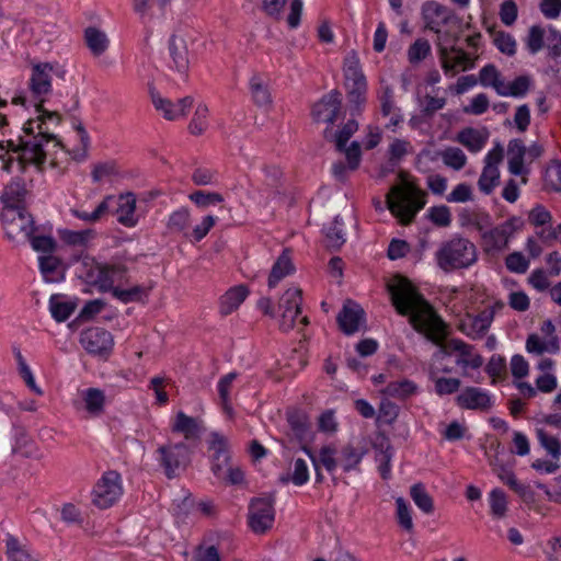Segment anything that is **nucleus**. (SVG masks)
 <instances>
[{
    "label": "nucleus",
    "instance_id": "0eeeda50",
    "mask_svg": "<svg viewBox=\"0 0 561 561\" xmlns=\"http://www.w3.org/2000/svg\"><path fill=\"white\" fill-rule=\"evenodd\" d=\"M1 220L11 240L30 239L35 231L33 217L24 207H3Z\"/></svg>",
    "mask_w": 561,
    "mask_h": 561
},
{
    "label": "nucleus",
    "instance_id": "7ed1b4c3",
    "mask_svg": "<svg viewBox=\"0 0 561 561\" xmlns=\"http://www.w3.org/2000/svg\"><path fill=\"white\" fill-rule=\"evenodd\" d=\"M55 75L57 78L64 80L66 70L58 62H34L31 67V76L28 80V89L32 94L39 100L35 104L36 112L39 113V124H45L46 119L55 118L57 124L60 122V115L57 112H49L44 110V96L51 92V77Z\"/></svg>",
    "mask_w": 561,
    "mask_h": 561
},
{
    "label": "nucleus",
    "instance_id": "2eb2a0df",
    "mask_svg": "<svg viewBox=\"0 0 561 561\" xmlns=\"http://www.w3.org/2000/svg\"><path fill=\"white\" fill-rule=\"evenodd\" d=\"M342 106V94L337 90L322 96L312 107V117L316 122L333 124Z\"/></svg>",
    "mask_w": 561,
    "mask_h": 561
},
{
    "label": "nucleus",
    "instance_id": "e433bc0d",
    "mask_svg": "<svg viewBox=\"0 0 561 561\" xmlns=\"http://www.w3.org/2000/svg\"><path fill=\"white\" fill-rule=\"evenodd\" d=\"M41 272L46 280H57L61 275V262L53 255H44L39 257Z\"/></svg>",
    "mask_w": 561,
    "mask_h": 561
},
{
    "label": "nucleus",
    "instance_id": "a18cd8bd",
    "mask_svg": "<svg viewBox=\"0 0 561 561\" xmlns=\"http://www.w3.org/2000/svg\"><path fill=\"white\" fill-rule=\"evenodd\" d=\"M491 513L495 518H504L507 513V499L504 491L494 489L489 495Z\"/></svg>",
    "mask_w": 561,
    "mask_h": 561
},
{
    "label": "nucleus",
    "instance_id": "49530a36",
    "mask_svg": "<svg viewBox=\"0 0 561 561\" xmlns=\"http://www.w3.org/2000/svg\"><path fill=\"white\" fill-rule=\"evenodd\" d=\"M94 236L93 230L87 229L81 231H72V230H62L60 231V239L73 247H85V244L91 240Z\"/></svg>",
    "mask_w": 561,
    "mask_h": 561
},
{
    "label": "nucleus",
    "instance_id": "20e7f679",
    "mask_svg": "<svg viewBox=\"0 0 561 561\" xmlns=\"http://www.w3.org/2000/svg\"><path fill=\"white\" fill-rule=\"evenodd\" d=\"M436 265L444 272L468 268L477 263L478 250L469 239L454 236L440 243L435 252Z\"/></svg>",
    "mask_w": 561,
    "mask_h": 561
},
{
    "label": "nucleus",
    "instance_id": "aec40b11",
    "mask_svg": "<svg viewBox=\"0 0 561 561\" xmlns=\"http://www.w3.org/2000/svg\"><path fill=\"white\" fill-rule=\"evenodd\" d=\"M459 407L469 410L488 411L492 407L490 396L480 388L467 387L458 397Z\"/></svg>",
    "mask_w": 561,
    "mask_h": 561
},
{
    "label": "nucleus",
    "instance_id": "09e8293b",
    "mask_svg": "<svg viewBox=\"0 0 561 561\" xmlns=\"http://www.w3.org/2000/svg\"><path fill=\"white\" fill-rule=\"evenodd\" d=\"M493 318V313L490 311H483L478 317L472 320L471 329L472 331L467 332L463 330V333L470 336L471 339L482 337L488 329L490 328L491 321Z\"/></svg>",
    "mask_w": 561,
    "mask_h": 561
},
{
    "label": "nucleus",
    "instance_id": "4d7b16f0",
    "mask_svg": "<svg viewBox=\"0 0 561 561\" xmlns=\"http://www.w3.org/2000/svg\"><path fill=\"white\" fill-rule=\"evenodd\" d=\"M397 505V519L398 524L407 531L413 530V520L411 516V508L403 497L396 500Z\"/></svg>",
    "mask_w": 561,
    "mask_h": 561
},
{
    "label": "nucleus",
    "instance_id": "8fccbe9b",
    "mask_svg": "<svg viewBox=\"0 0 561 561\" xmlns=\"http://www.w3.org/2000/svg\"><path fill=\"white\" fill-rule=\"evenodd\" d=\"M431 53V45L425 38H417L408 49V60L416 65L424 60Z\"/></svg>",
    "mask_w": 561,
    "mask_h": 561
},
{
    "label": "nucleus",
    "instance_id": "a19ab883",
    "mask_svg": "<svg viewBox=\"0 0 561 561\" xmlns=\"http://www.w3.org/2000/svg\"><path fill=\"white\" fill-rule=\"evenodd\" d=\"M546 190L561 192V162L552 160L546 168L543 176Z\"/></svg>",
    "mask_w": 561,
    "mask_h": 561
},
{
    "label": "nucleus",
    "instance_id": "7c9ffc66",
    "mask_svg": "<svg viewBox=\"0 0 561 561\" xmlns=\"http://www.w3.org/2000/svg\"><path fill=\"white\" fill-rule=\"evenodd\" d=\"M77 304L71 300H65L60 295H53L49 299V310L57 322L66 321L76 310Z\"/></svg>",
    "mask_w": 561,
    "mask_h": 561
},
{
    "label": "nucleus",
    "instance_id": "603ef678",
    "mask_svg": "<svg viewBox=\"0 0 561 561\" xmlns=\"http://www.w3.org/2000/svg\"><path fill=\"white\" fill-rule=\"evenodd\" d=\"M443 162L454 170H461L467 163V157L463 151L457 147L446 148L442 152Z\"/></svg>",
    "mask_w": 561,
    "mask_h": 561
},
{
    "label": "nucleus",
    "instance_id": "f03ea898",
    "mask_svg": "<svg viewBox=\"0 0 561 561\" xmlns=\"http://www.w3.org/2000/svg\"><path fill=\"white\" fill-rule=\"evenodd\" d=\"M77 273L89 284L96 285L101 290H112V295L124 304L145 302L149 295L150 287L133 286L127 289L112 287L114 283L113 274L116 267L112 265H102L89 255H80L76 260Z\"/></svg>",
    "mask_w": 561,
    "mask_h": 561
},
{
    "label": "nucleus",
    "instance_id": "4be33fe9",
    "mask_svg": "<svg viewBox=\"0 0 561 561\" xmlns=\"http://www.w3.org/2000/svg\"><path fill=\"white\" fill-rule=\"evenodd\" d=\"M342 152L345 153L347 164L337 161L332 165V173L340 181L346 179L347 171H355L359 167L362 157L359 142L353 141L350 147Z\"/></svg>",
    "mask_w": 561,
    "mask_h": 561
},
{
    "label": "nucleus",
    "instance_id": "1a4fd4ad",
    "mask_svg": "<svg viewBox=\"0 0 561 561\" xmlns=\"http://www.w3.org/2000/svg\"><path fill=\"white\" fill-rule=\"evenodd\" d=\"M123 494L121 474L111 470L103 473L92 491V503L101 510L113 506Z\"/></svg>",
    "mask_w": 561,
    "mask_h": 561
},
{
    "label": "nucleus",
    "instance_id": "c85d7f7f",
    "mask_svg": "<svg viewBox=\"0 0 561 561\" xmlns=\"http://www.w3.org/2000/svg\"><path fill=\"white\" fill-rule=\"evenodd\" d=\"M170 53L180 72H185L188 68V50L186 42L179 35H173L170 39Z\"/></svg>",
    "mask_w": 561,
    "mask_h": 561
},
{
    "label": "nucleus",
    "instance_id": "052dcab7",
    "mask_svg": "<svg viewBox=\"0 0 561 561\" xmlns=\"http://www.w3.org/2000/svg\"><path fill=\"white\" fill-rule=\"evenodd\" d=\"M357 129L358 123L355 119H350L343 128L334 135V142L337 151L342 152L347 149L345 147L346 142Z\"/></svg>",
    "mask_w": 561,
    "mask_h": 561
},
{
    "label": "nucleus",
    "instance_id": "2f4dec72",
    "mask_svg": "<svg viewBox=\"0 0 561 561\" xmlns=\"http://www.w3.org/2000/svg\"><path fill=\"white\" fill-rule=\"evenodd\" d=\"M417 390V386L408 379L392 381L387 385L381 392L387 397L404 400L410 396L414 394Z\"/></svg>",
    "mask_w": 561,
    "mask_h": 561
},
{
    "label": "nucleus",
    "instance_id": "5fc2aeb1",
    "mask_svg": "<svg viewBox=\"0 0 561 561\" xmlns=\"http://www.w3.org/2000/svg\"><path fill=\"white\" fill-rule=\"evenodd\" d=\"M188 198L197 207L201 208H206L209 205H215L224 202V196L217 192L195 191L188 195Z\"/></svg>",
    "mask_w": 561,
    "mask_h": 561
},
{
    "label": "nucleus",
    "instance_id": "c03bdc74",
    "mask_svg": "<svg viewBox=\"0 0 561 561\" xmlns=\"http://www.w3.org/2000/svg\"><path fill=\"white\" fill-rule=\"evenodd\" d=\"M190 221V210L186 207H181L170 215L167 227L171 232H183L188 228Z\"/></svg>",
    "mask_w": 561,
    "mask_h": 561
},
{
    "label": "nucleus",
    "instance_id": "a878e982",
    "mask_svg": "<svg viewBox=\"0 0 561 561\" xmlns=\"http://www.w3.org/2000/svg\"><path fill=\"white\" fill-rule=\"evenodd\" d=\"M250 91L253 102L259 107L270 108L272 105V95L270 89L260 75H254L250 79Z\"/></svg>",
    "mask_w": 561,
    "mask_h": 561
},
{
    "label": "nucleus",
    "instance_id": "4468645a",
    "mask_svg": "<svg viewBox=\"0 0 561 561\" xmlns=\"http://www.w3.org/2000/svg\"><path fill=\"white\" fill-rule=\"evenodd\" d=\"M150 96L154 108L162 113L168 121H174L186 115L187 111L193 106L194 99L185 96L173 103L171 100L161 96L156 91H150Z\"/></svg>",
    "mask_w": 561,
    "mask_h": 561
},
{
    "label": "nucleus",
    "instance_id": "9d476101",
    "mask_svg": "<svg viewBox=\"0 0 561 561\" xmlns=\"http://www.w3.org/2000/svg\"><path fill=\"white\" fill-rule=\"evenodd\" d=\"M274 523L273 500L267 497L254 499L249 507V526L255 534H264Z\"/></svg>",
    "mask_w": 561,
    "mask_h": 561
},
{
    "label": "nucleus",
    "instance_id": "c756f323",
    "mask_svg": "<svg viewBox=\"0 0 561 561\" xmlns=\"http://www.w3.org/2000/svg\"><path fill=\"white\" fill-rule=\"evenodd\" d=\"M84 408L92 416H99L104 412L105 394L99 388H89L82 392Z\"/></svg>",
    "mask_w": 561,
    "mask_h": 561
},
{
    "label": "nucleus",
    "instance_id": "f3484780",
    "mask_svg": "<svg viewBox=\"0 0 561 561\" xmlns=\"http://www.w3.org/2000/svg\"><path fill=\"white\" fill-rule=\"evenodd\" d=\"M336 320L340 329L345 334L351 335L359 331L365 323V311L358 304L346 300Z\"/></svg>",
    "mask_w": 561,
    "mask_h": 561
},
{
    "label": "nucleus",
    "instance_id": "3c124183",
    "mask_svg": "<svg viewBox=\"0 0 561 561\" xmlns=\"http://www.w3.org/2000/svg\"><path fill=\"white\" fill-rule=\"evenodd\" d=\"M237 378V373H229L220 378L218 382V392L221 400V405L226 413L231 414L232 408L230 405V388L233 380Z\"/></svg>",
    "mask_w": 561,
    "mask_h": 561
},
{
    "label": "nucleus",
    "instance_id": "4c0bfd02",
    "mask_svg": "<svg viewBox=\"0 0 561 561\" xmlns=\"http://www.w3.org/2000/svg\"><path fill=\"white\" fill-rule=\"evenodd\" d=\"M451 50L458 53V56L453 61L449 59L448 48L442 44H438V53L442 60V67L446 73L455 72L456 66L466 62L469 58L462 49L451 47Z\"/></svg>",
    "mask_w": 561,
    "mask_h": 561
},
{
    "label": "nucleus",
    "instance_id": "f8f14e48",
    "mask_svg": "<svg viewBox=\"0 0 561 561\" xmlns=\"http://www.w3.org/2000/svg\"><path fill=\"white\" fill-rule=\"evenodd\" d=\"M426 28L440 34L442 28L447 25H459L456 14L445 5L437 2H427L422 10Z\"/></svg>",
    "mask_w": 561,
    "mask_h": 561
},
{
    "label": "nucleus",
    "instance_id": "72a5a7b5",
    "mask_svg": "<svg viewBox=\"0 0 561 561\" xmlns=\"http://www.w3.org/2000/svg\"><path fill=\"white\" fill-rule=\"evenodd\" d=\"M365 454L366 451L364 449L356 448L352 444H347L342 447L339 461L344 471L347 472L355 469L359 465Z\"/></svg>",
    "mask_w": 561,
    "mask_h": 561
},
{
    "label": "nucleus",
    "instance_id": "423d86ee",
    "mask_svg": "<svg viewBox=\"0 0 561 561\" xmlns=\"http://www.w3.org/2000/svg\"><path fill=\"white\" fill-rule=\"evenodd\" d=\"M524 221L519 217H511L506 221L483 231L481 247L486 254H495L507 249L510 239L520 230Z\"/></svg>",
    "mask_w": 561,
    "mask_h": 561
},
{
    "label": "nucleus",
    "instance_id": "412c9836",
    "mask_svg": "<svg viewBox=\"0 0 561 561\" xmlns=\"http://www.w3.org/2000/svg\"><path fill=\"white\" fill-rule=\"evenodd\" d=\"M116 202L117 221L128 228L135 227L138 222L136 215V196L133 193L121 194Z\"/></svg>",
    "mask_w": 561,
    "mask_h": 561
},
{
    "label": "nucleus",
    "instance_id": "13d9d810",
    "mask_svg": "<svg viewBox=\"0 0 561 561\" xmlns=\"http://www.w3.org/2000/svg\"><path fill=\"white\" fill-rule=\"evenodd\" d=\"M427 217L437 227H448L451 224V213L446 205L431 207Z\"/></svg>",
    "mask_w": 561,
    "mask_h": 561
},
{
    "label": "nucleus",
    "instance_id": "864d4df0",
    "mask_svg": "<svg viewBox=\"0 0 561 561\" xmlns=\"http://www.w3.org/2000/svg\"><path fill=\"white\" fill-rule=\"evenodd\" d=\"M279 480L283 483H287L289 480L293 481L295 485H302L309 480V471L306 461L301 458H298L294 462V471L291 476H282Z\"/></svg>",
    "mask_w": 561,
    "mask_h": 561
},
{
    "label": "nucleus",
    "instance_id": "f704fd0d",
    "mask_svg": "<svg viewBox=\"0 0 561 561\" xmlns=\"http://www.w3.org/2000/svg\"><path fill=\"white\" fill-rule=\"evenodd\" d=\"M410 496L415 505L425 514L434 512V501L423 483H415L410 489Z\"/></svg>",
    "mask_w": 561,
    "mask_h": 561
},
{
    "label": "nucleus",
    "instance_id": "9b49d317",
    "mask_svg": "<svg viewBox=\"0 0 561 561\" xmlns=\"http://www.w3.org/2000/svg\"><path fill=\"white\" fill-rule=\"evenodd\" d=\"M80 343L92 355L108 356L113 350L112 334L102 328H89L81 332Z\"/></svg>",
    "mask_w": 561,
    "mask_h": 561
},
{
    "label": "nucleus",
    "instance_id": "680f3d73",
    "mask_svg": "<svg viewBox=\"0 0 561 561\" xmlns=\"http://www.w3.org/2000/svg\"><path fill=\"white\" fill-rule=\"evenodd\" d=\"M538 439L541 446L554 458L559 459L561 456V445L557 437L549 436L543 430L537 431Z\"/></svg>",
    "mask_w": 561,
    "mask_h": 561
},
{
    "label": "nucleus",
    "instance_id": "6ab92c4d",
    "mask_svg": "<svg viewBox=\"0 0 561 561\" xmlns=\"http://www.w3.org/2000/svg\"><path fill=\"white\" fill-rule=\"evenodd\" d=\"M204 431L202 420L188 416L182 411L176 413L172 425L173 433L182 434L186 440H198Z\"/></svg>",
    "mask_w": 561,
    "mask_h": 561
},
{
    "label": "nucleus",
    "instance_id": "393cba45",
    "mask_svg": "<svg viewBox=\"0 0 561 561\" xmlns=\"http://www.w3.org/2000/svg\"><path fill=\"white\" fill-rule=\"evenodd\" d=\"M84 43L94 57L103 55L110 46V39L106 33L95 26H89L84 30Z\"/></svg>",
    "mask_w": 561,
    "mask_h": 561
},
{
    "label": "nucleus",
    "instance_id": "b1692460",
    "mask_svg": "<svg viewBox=\"0 0 561 561\" xmlns=\"http://www.w3.org/2000/svg\"><path fill=\"white\" fill-rule=\"evenodd\" d=\"M344 78L346 81V87L348 84L351 87H359L367 84L366 78L362 71L359 58L357 53L352 50L347 54L344 59Z\"/></svg>",
    "mask_w": 561,
    "mask_h": 561
},
{
    "label": "nucleus",
    "instance_id": "ea45409f",
    "mask_svg": "<svg viewBox=\"0 0 561 561\" xmlns=\"http://www.w3.org/2000/svg\"><path fill=\"white\" fill-rule=\"evenodd\" d=\"M114 201L113 196H106L92 213L78 209H72L71 213L75 217L84 221L96 222L110 210L111 203Z\"/></svg>",
    "mask_w": 561,
    "mask_h": 561
},
{
    "label": "nucleus",
    "instance_id": "774afa93",
    "mask_svg": "<svg viewBox=\"0 0 561 561\" xmlns=\"http://www.w3.org/2000/svg\"><path fill=\"white\" fill-rule=\"evenodd\" d=\"M336 449L327 445L321 447L319 453V461L329 472H332L337 467L339 459L335 458Z\"/></svg>",
    "mask_w": 561,
    "mask_h": 561
},
{
    "label": "nucleus",
    "instance_id": "e2e57ef3",
    "mask_svg": "<svg viewBox=\"0 0 561 561\" xmlns=\"http://www.w3.org/2000/svg\"><path fill=\"white\" fill-rule=\"evenodd\" d=\"M506 268L513 273L523 274L529 267V261L522 252H513L505 259Z\"/></svg>",
    "mask_w": 561,
    "mask_h": 561
},
{
    "label": "nucleus",
    "instance_id": "39448f33",
    "mask_svg": "<svg viewBox=\"0 0 561 561\" xmlns=\"http://www.w3.org/2000/svg\"><path fill=\"white\" fill-rule=\"evenodd\" d=\"M426 193L410 183L394 185L386 195L387 208L402 225L413 221L417 211L425 206Z\"/></svg>",
    "mask_w": 561,
    "mask_h": 561
},
{
    "label": "nucleus",
    "instance_id": "5701e85b",
    "mask_svg": "<svg viewBox=\"0 0 561 561\" xmlns=\"http://www.w3.org/2000/svg\"><path fill=\"white\" fill-rule=\"evenodd\" d=\"M249 295V289L244 285H238L228 289L219 301V312L228 316L239 308Z\"/></svg>",
    "mask_w": 561,
    "mask_h": 561
},
{
    "label": "nucleus",
    "instance_id": "f257e3e1",
    "mask_svg": "<svg viewBox=\"0 0 561 561\" xmlns=\"http://www.w3.org/2000/svg\"><path fill=\"white\" fill-rule=\"evenodd\" d=\"M388 291L397 312L408 316L414 330L424 333L427 340L439 346L440 354L447 356L453 352H458L461 356L471 354L472 345L458 339L445 341L447 335L445 323L407 277L396 276L388 284Z\"/></svg>",
    "mask_w": 561,
    "mask_h": 561
},
{
    "label": "nucleus",
    "instance_id": "69168bd1",
    "mask_svg": "<svg viewBox=\"0 0 561 561\" xmlns=\"http://www.w3.org/2000/svg\"><path fill=\"white\" fill-rule=\"evenodd\" d=\"M473 197L472 188L467 183L458 184L446 197L449 203H466Z\"/></svg>",
    "mask_w": 561,
    "mask_h": 561
},
{
    "label": "nucleus",
    "instance_id": "dca6fc26",
    "mask_svg": "<svg viewBox=\"0 0 561 561\" xmlns=\"http://www.w3.org/2000/svg\"><path fill=\"white\" fill-rule=\"evenodd\" d=\"M209 449L214 450L213 472L218 479L225 480L226 470L230 467L227 438L218 432L210 433Z\"/></svg>",
    "mask_w": 561,
    "mask_h": 561
},
{
    "label": "nucleus",
    "instance_id": "6e6d98bb",
    "mask_svg": "<svg viewBox=\"0 0 561 561\" xmlns=\"http://www.w3.org/2000/svg\"><path fill=\"white\" fill-rule=\"evenodd\" d=\"M207 115L208 107L204 104H199L196 107L194 117L192 118L188 129L192 135H202L207 128Z\"/></svg>",
    "mask_w": 561,
    "mask_h": 561
},
{
    "label": "nucleus",
    "instance_id": "338daca9",
    "mask_svg": "<svg viewBox=\"0 0 561 561\" xmlns=\"http://www.w3.org/2000/svg\"><path fill=\"white\" fill-rule=\"evenodd\" d=\"M399 415V407L385 399L380 402L378 419L386 424H392Z\"/></svg>",
    "mask_w": 561,
    "mask_h": 561
},
{
    "label": "nucleus",
    "instance_id": "0e129e2a",
    "mask_svg": "<svg viewBox=\"0 0 561 561\" xmlns=\"http://www.w3.org/2000/svg\"><path fill=\"white\" fill-rule=\"evenodd\" d=\"M171 0H133V10L140 18L147 16L152 8L163 9Z\"/></svg>",
    "mask_w": 561,
    "mask_h": 561
},
{
    "label": "nucleus",
    "instance_id": "473e14b6",
    "mask_svg": "<svg viewBox=\"0 0 561 561\" xmlns=\"http://www.w3.org/2000/svg\"><path fill=\"white\" fill-rule=\"evenodd\" d=\"M457 141L469 149L471 152L480 151L485 141L486 136L474 128H465L457 135Z\"/></svg>",
    "mask_w": 561,
    "mask_h": 561
},
{
    "label": "nucleus",
    "instance_id": "58836bf2",
    "mask_svg": "<svg viewBox=\"0 0 561 561\" xmlns=\"http://www.w3.org/2000/svg\"><path fill=\"white\" fill-rule=\"evenodd\" d=\"M7 554L11 561H35L26 546L13 536L7 538Z\"/></svg>",
    "mask_w": 561,
    "mask_h": 561
},
{
    "label": "nucleus",
    "instance_id": "79ce46f5",
    "mask_svg": "<svg viewBox=\"0 0 561 561\" xmlns=\"http://www.w3.org/2000/svg\"><path fill=\"white\" fill-rule=\"evenodd\" d=\"M500 171L497 167L484 165L478 185L481 192L489 195L499 184Z\"/></svg>",
    "mask_w": 561,
    "mask_h": 561
},
{
    "label": "nucleus",
    "instance_id": "cd10ccee",
    "mask_svg": "<svg viewBox=\"0 0 561 561\" xmlns=\"http://www.w3.org/2000/svg\"><path fill=\"white\" fill-rule=\"evenodd\" d=\"M27 190L22 180H14L8 184L2 194L4 207H23V202L27 195Z\"/></svg>",
    "mask_w": 561,
    "mask_h": 561
},
{
    "label": "nucleus",
    "instance_id": "ddd939ff",
    "mask_svg": "<svg viewBox=\"0 0 561 561\" xmlns=\"http://www.w3.org/2000/svg\"><path fill=\"white\" fill-rule=\"evenodd\" d=\"M288 423L287 437L290 442H297L301 449L312 437L311 422L308 414L301 410L293 409L286 413Z\"/></svg>",
    "mask_w": 561,
    "mask_h": 561
},
{
    "label": "nucleus",
    "instance_id": "37998d69",
    "mask_svg": "<svg viewBox=\"0 0 561 561\" xmlns=\"http://www.w3.org/2000/svg\"><path fill=\"white\" fill-rule=\"evenodd\" d=\"M341 226L342 220L336 216L332 226L325 230V244L329 249L339 250L345 243V236Z\"/></svg>",
    "mask_w": 561,
    "mask_h": 561
},
{
    "label": "nucleus",
    "instance_id": "6e6552de",
    "mask_svg": "<svg viewBox=\"0 0 561 561\" xmlns=\"http://www.w3.org/2000/svg\"><path fill=\"white\" fill-rule=\"evenodd\" d=\"M158 461L168 479H173L186 469L191 451L185 443H169L157 449Z\"/></svg>",
    "mask_w": 561,
    "mask_h": 561
},
{
    "label": "nucleus",
    "instance_id": "bf43d9fd",
    "mask_svg": "<svg viewBox=\"0 0 561 561\" xmlns=\"http://www.w3.org/2000/svg\"><path fill=\"white\" fill-rule=\"evenodd\" d=\"M493 43L497 49L508 56H513L516 53V42L514 37L503 31L496 32L493 37Z\"/></svg>",
    "mask_w": 561,
    "mask_h": 561
},
{
    "label": "nucleus",
    "instance_id": "c9c22d12",
    "mask_svg": "<svg viewBox=\"0 0 561 561\" xmlns=\"http://www.w3.org/2000/svg\"><path fill=\"white\" fill-rule=\"evenodd\" d=\"M367 84L359 87L347 88V99L350 102V111L352 116L362 114L363 107L366 103Z\"/></svg>",
    "mask_w": 561,
    "mask_h": 561
},
{
    "label": "nucleus",
    "instance_id": "bb28decb",
    "mask_svg": "<svg viewBox=\"0 0 561 561\" xmlns=\"http://www.w3.org/2000/svg\"><path fill=\"white\" fill-rule=\"evenodd\" d=\"M294 271V265L290 257V251L285 249L274 263L268 276V287H275L279 280L289 275Z\"/></svg>",
    "mask_w": 561,
    "mask_h": 561
},
{
    "label": "nucleus",
    "instance_id": "de8ad7c7",
    "mask_svg": "<svg viewBox=\"0 0 561 561\" xmlns=\"http://www.w3.org/2000/svg\"><path fill=\"white\" fill-rule=\"evenodd\" d=\"M302 304V290L300 288H288L279 299L278 310L300 309Z\"/></svg>",
    "mask_w": 561,
    "mask_h": 561
},
{
    "label": "nucleus",
    "instance_id": "a211bd4d",
    "mask_svg": "<svg viewBox=\"0 0 561 561\" xmlns=\"http://www.w3.org/2000/svg\"><path fill=\"white\" fill-rule=\"evenodd\" d=\"M257 180L261 183L263 191L267 192L273 198L279 197L284 194L282 191L284 173L278 165L272 163L263 164Z\"/></svg>",
    "mask_w": 561,
    "mask_h": 561
}]
</instances>
